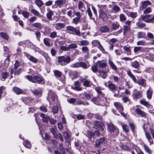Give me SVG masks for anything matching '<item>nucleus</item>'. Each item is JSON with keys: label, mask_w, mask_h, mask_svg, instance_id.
Masks as SVG:
<instances>
[{"label": "nucleus", "mask_w": 154, "mask_h": 154, "mask_svg": "<svg viewBox=\"0 0 154 154\" xmlns=\"http://www.w3.org/2000/svg\"><path fill=\"white\" fill-rule=\"evenodd\" d=\"M47 11L48 12L46 14L47 17L49 20H53L52 17L54 14V12L51 10L49 8L47 9Z\"/></svg>", "instance_id": "17"}, {"label": "nucleus", "mask_w": 154, "mask_h": 154, "mask_svg": "<svg viewBox=\"0 0 154 154\" xmlns=\"http://www.w3.org/2000/svg\"><path fill=\"white\" fill-rule=\"evenodd\" d=\"M54 75L57 78H60L61 76L62 73L59 71L57 70H54L53 71Z\"/></svg>", "instance_id": "29"}, {"label": "nucleus", "mask_w": 154, "mask_h": 154, "mask_svg": "<svg viewBox=\"0 0 154 154\" xmlns=\"http://www.w3.org/2000/svg\"><path fill=\"white\" fill-rule=\"evenodd\" d=\"M35 3L39 8L41 7L43 5V3L41 0H36Z\"/></svg>", "instance_id": "46"}, {"label": "nucleus", "mask_w": 154, "mask_h": 154, "mask_svg": "<svg viewBox=\"0 0 154 154\" xmlns=\"http://www.w3.org/2000/svg\"><path fill=\"white\" fill-rule=\"evenodd\" d=\"M120 147L122 149L126 151L130 150V148L129 147L125 145L122 144L121 146Z\"/></svg>", "instance_id": "58"}, {"label": "nucleus", "mask_w": 154, "mask_h": 154, "mask_svg": "<svg viewBox=\"0 0 154 154\" xmlns=\"http://www.w3.org/2000/svg\"><path fill=\"white\" fill-rule=\"evenodd\" d=\"M108 62L109 64L112 69L115 71H116L117 69V67L113 62L110 60H109Z\"/></svg>", "instance_id": "34"}, {"label": "nucleus", "mask_w": 154, "mask_h": 154, "mask_svg": "<svg viewBox=\"0 0 154 154\" xmlns=\"http://www.w3.org/2000/svg\"><path fill=\"white\" fill-rule=\"evenodd\" d=\"M108 87L111 91L115 90L116 88L115 85L112 83L110 81L108 82Z\"/></svg>", "instance_id": "22"}, {"label": "nucleus", "mask_w": 154, "mask_h": 154, "mask_svg": "<svg viewBox=\"0 0 154 154\" xmlns=\"http://www.w3.org/2000/svg\"><path fill=\"white\" fill-rule=\"evenodd\" d=\"M145 135L146 137L148 140L149 142L150 143V144L151 145L153 143V140L152 139L151 136L150 134L147 132H145Z\"/></svg>", "instance_id": "25"}, {"label": "nucleus", "mask_w": 154, "mask_h": 154, "mask_svg": "<svg viewBox=\"0 0 154 154\" xmlns=\"http://www.w3.org/2000/svg\"><path fill=\"white\" fill-rule=\"evenodd\" d=\"M151 5V2L149 0L143 1L140 3L141 7L143 9L146 8L147 6Z\"/></svg>", "instance_id": "13"}, {"label": "nucleus", "mask_w": 154, "mask_h": 154, "mask_svg": "<svg viewBox=\"0 0 154 154\" xmlns=\"http://www.w3.org/2000/svg\"><path fill=\"white\" fill-rule=\"evenodd\" d=\"M123 34L125 35L128 31L130 30V27L125 25L123 26Z\"/></svg>", "instance_id": "48"}, {"label": "nucleus", "mask_w": 154, "mask_h": 154, "mask_svg": "<svg viewBox=\"0 0 154 154\" xmlns=\"http://www.w3.org/2000/svg\"><path fill=\"white\" fill-rule=\"evenodd\" d=\"M139 85H141L142 86L145 87L146 85V80L142 78L138 80L137 83Z\"/></svg>", "instance_id": "16"}, {"label": "nucleus", "mask_w": 154, "mask_h": 154, "mask_svg": "<svg viewBox=\"0 0 154 154\" xmlns=\"http://www.w3.org/2000/svg\"><path fill=\"white\" fill-rule=\"evenodd\" d=\"M99 68H103L105 67L107 65L106 61L102 60L97 61L95 63Z\"/></svg>", "instance_id": "6"}, {"label": "nucleus", "mask_w": 154, "mask_h": 154, "mask_svg": "<svg viewBox=\"0 0 154 154\" xmlns=\"http://www.w3.org/2000/svg\"><path fill=\"white\" fill-rule=\"evenodd\" d=\"M143 146L145 151L149 154H151L152 151L149 148L146 144L144 145Z\"/></svg>", "instance_id": "42"}, {"label": "nucleus", "mask_w": 154, "mask_h": 154, "mask_svg": "<svg viewBox=\"0 0 154 154\" xmlns=\"http://www.w3.org/2000/svg\"><path fill=\"white\" fill-rule=\"evenodd\" d=\"M136 25L139 28H143L146 26V24L140 22H137L136 23Z\"/></svg>", "instance_id": "40"}, {"label": "nucleus", "mask_w": 154, "mask_h": 154, "mask_svg": "<svg viewBox=\"0 0 154 154\" xmlns=\"http://www.w3.org/2000/svg\"><path fill=\"white\" fill-rule=\"evenodd\" d=\"M153 93L152 90L150 87H149V89L147 90L146 94L148 99L150 100L152 97Z\"/></svg>", "instance_id": "18"}, {"label": "nucleus", "mask_w": 154, "mask_h": 154, "mask_svg": "<svg viewBox=\"0 0 154 154\" xmlns=\"http://www.w3.org/2000/svg\"><path fill=\"white\" fill-rule=\"evenodd\" d=\"M33 99L29 98H26V102L27 103L28 105H31L32 103Z\"/></svg>", "instance_id": "50"}, {"label": "nucleus", "mask_w": 154, "mask_h": 154, "mask_svg": "<svg viewBox=\"0 0 154 154\" xmlns=\"http://www.w3.org/2000/svg\"><path fill=\"white\" fill-rule=\"evenodd\" d=\"M31 12L34 15L39 16L40 14L36 10L34 9H32L31 10Z\"/></svg>", "instance_id": "54"}, {"label": "nucleus", "mask_w": 154, "mask_h": 154, "mask_svg": "<svg viewBox=\"0 0 154 154\" xmlns=\"http://www.w3.org/2000/svg\"><path fill=\"white\" fill-rule=\"evenodd\" d=\"M105 139L104 137H102L97 140L95 144L96 148H100L101 145L104 142Z\"/></svg>", "instance_id": "7"}, {"label": "nucleus", "mask_w": 154, "mask_h": 154, "mask_svg": "<svg viewBox=\"0 0 154 154\" xmlns=\"http://www.w3.org/2000/svg\"><path fill=\"white\" fill-rule=\"evenodd\" d=\"M50 42V39L48 38H45L43 39V42L44 44L47 46H50V45L49 42Z\"/></svg>", "instance_id": "47"}, {"label": "nucleus", "mask_w": 154, "mask_h": 154, "mask_svg": "<svg viewBox=\"0 0 154 154\" xmlns=\"http://www.w3.org/2000/svg\"><path fill=\"white\" fill-rule=\"evenodd\" d=\"M47 99L49 103L52 105L55 104L57 101L56 95L51 91L49 92Z\"/></svg>", "instance_id": "4"}, {"label": "nucleus", "mask_w": 154, "mask_h": 154, "mask_svg": "<svg viewBox=\"0 0 154 154\" xmlns=\"http://www.w3.org/2000/svg\"><path fill=\"white\" fill-rule=\"evenodd\" d=\"M145 35L146 34L145 32H139L137 33V37L139 38H144Z\"/></svg>", "instance_id": "38"}, {"label": "nucleus", "mask_w": 154, "mask_h": 154, "mask_svg": "<svg viewBox=\"0 0 154 154\" xmlns=\"http://www.w3.org/2000/svg\"><path fill=\"white\" fill-rule=\"evenodd\" d=\"M102 99V98L98 95L92 98L91 99V101L95 104L99 105V104H100V102Z\"/></svg>", "instance_id": "9"}, {"label": "nucleus", "mask_w": 154, "mask_h": 154, "mask_svg": "<svg viewBox=\"0 0 154 154\" xmlns=\"http://www.w3.org/2000/svg\"><path fill=\"white\" fill-rule=\"evenodd\" d=\"M66 2V0H57L55 2V5L60 8H61Z\"/></svg>", "instance_id": "14"}, {"label": "nucleus", "mask_w": 154, "mask_h": 154, "mask_svg": "<svg viewBox=\"0 0 154 154\" xmlns=\"http://www.w3.org/2000/svg\"><path fill=\"white\" fill-rule=\"evenodd\" d=\"M80 46H86L89 44V42L86 40H82L80 41Z\"/></svg>", "instance_id": "52"}, {"label": "nucleus", "mask_w": 154, "mask_h": 154, "mask_svg": "<svg viewBox=\"0 0 154 154\" xmlns=\"http://www.w3.org/2000/svg\"><path fill=\"white\" fill-rule=\"evenodd\" d=\"M107 127L108 130L111 132H113L116 131V133L118 134H119V130L118 128H116L114 125L111 123H108L107 124Z\"/></svg>", "instance_id": "8"}, {"label": "nucleus", "mask_w": 154, "mask_h": 154, "mask_svg": "<svg viewBox=\"0 0 154 154\" xmlns=\"http://www.w3.org/2000/svg\"><path fill=\"white\" fill-rule=\"evenodd\" d=\"M140 103L141 104L145 106L146 107H150L151 105L144 99H141L140 101Z\"/></svg>", "instance_id": "31"}, {"label": "nucleus", "mask_w": 154, "mask_h": 154, "mask_svg": "<svg viewBox=\"0 0 154 154\" xmlns=\"http://www.w3.org/2000/svg\"><path fill=\"white\" fill-rule=\"evenodd\" d=\"M100 30L103 32H108L109 31V28L106 25H104L100 27Z\"/></svg>", "instance_id": "27"}, {"label": "nucleus", "mask_w": 154, "mask_h": 154, "mask_svg": "<svg viewBox=\"0 0 154 154\" xmlns=\"http://www.w3.org/2000/svg\"><path fill=\"white\" fill-rule=\"evenodd\" d=\"M58 61L62 66L65 65L69 63L71 61L70 56H61L57 57Z\"/></svg>", "instance_id": "1"}, {"label": "nucleus", "mask_w": 154, "mask_h": 154, "mask_svg": "<svg viewBox=\"0 0 154 154\" xmlns=\"http://www.w3.org/2000/svg\"><path fill=\"white\" fill-rule=\"evenodd\" d=\"M13 90L14 92L18 95L22 94L23 92L22 90L16 87H14Z\"/></svg>", "instance_id": "24"}, {"label": "nucleus", "mask_w": 154, "mask_h": 154, "mask_svg": "<svg viewBox=\"0 0 154 154\" xmlns=\"http://www.w3.org/2000/svg\"><path fill=\"white\" fill-rule=\"evenodd\" d=\"M32 26L35 27L40 29L42 28V24L38 22L35 23H33L32 24Z\"/></svg>", "instance_id": "45"}, {"label": "nucleus", "mask_w": 154, "mask_h": 154, "mask_svg": "<svg viewBox=\"0 0 154 154\" xmlns=\"http://www.w3.org/2000/svg\"><path fill=\"white\" fill-rule=\"evenodd\" d=\"M0 35L1 37L5 39L6 40H8L9 38V36L6 33L3 32H0Z\"/></svg>", "instance_id": "36"}, {"label": "nucleus", "mask_w": 154, "mask_h": 154, "mask_svg": "<svg viewBox=\"0 0 154 154\" xmlns=\"http://www.w3.org/2000/svg\"><path fill=\"white\" fill-rule=\"evenodd\" d=\"M141 20L146 23H153L154 21V17L151 15H141L139 20Z\"/></svg>", "instance_id": "3"}, {"label": "nucleus", "mask_w": 154, "mask_h": 154, "mask_svg": "<svg viewBox=\"0 0 154 154\" xmlns=\"http://www.w3.org/2000/svg\"><path fill=\"white\" fill-rule=\"evenodd\" d=\"M54 137L55 138L59 139L62 142L63 141L62 136L60 134H57L56 135H55Z\"/></svg>", "instance_id": "64"}, {"label": "nucleus", "mask_w": 154, "mask_h": 154, "mask_svg": "<svg viewBox=\"0 0 154 154\" xmlns=\"http://www.w3.org/2000/svg\"><path fill=\"white\" fill-rule=\"evenodd\" d=\"M94 134L91 131H87L86 136L89 138L91 141H93L92 139L94 138Z\"/></svg>", "instance_id": "30"}, {"label": "nucleus", "mask_w": 154, "mask_h": 154, "mask_svg": "<svg viewBox=\"0 0 154 154\" xmlns=\"http://www.w3.org/2000/svg\"><path fill=\"white\" fill-rule=\"evenodd\" d=\"M70 49H74L77 48V45L75 43H72L69 45Z\"/></svg>", "instance_id": "59"}, {"label": "nucleus", "mask_w": 154, "mask_h": 154, "mask_svg": "<svg viewBox=\"0 0 154 154\" xmlns=\"http://www.w3.org/2000/svg\"><path fill=\"white\" fill-rule=\"evenodd\" d=\"M135 112L137 114L140 115L143 117H144L146 115V113L145 112L139 108L136 109H135Z\"/></svg>", "instance_id": "23"}, {"label": "nucleus", "mask_w": 154, "mask_h": 154, "mask_svg": "<svg viewBox=\"0 0 154 154\" xmlns=\"http://www.w3.org/2000/svg\"><path fill=\"white\" fill-rule=\"evenodd\" d=\"M84 95L85 96V98L88 100H90L91 98V94H90L85 93Z\"/></svg>", "instance_id": "63"}, {"label": "nucleus", "mask_w": 154, "mask_h": 154, "mask_svg": "<svg viewBox=\"0 0 154 154\" xmlns=\"http://www.w3.org/2000/svg\"><path fill=\"white\" fill-rule=\"evenodd\" d=\"M27 47H28L30 48H34L35 47V46L33 44L28 40V42L27 43Z\"/></svg>", "instance_id": "57"}, {"label": "nucleus", "mask_w": 154, "mask_h": 154, "mask_svg": "<svg viewBox=\"0 0 154 154\" xmlns=\"http://www.w3.org/2000/svg\"><path fill=\"white\" fill-rule=\"evenodd\" d=\"M84 6V4L82 1H80L79 2L78 4V9L79 10L81 11L82 12H84V11L82 9Z\"/></svg>", "instance_id": "32"}, {"label": "nucleus", "mask_w": 154, "mask_h": 154, "mask_svg": "<svg viewBox=\"0 0 154 154\" xmlns=\"http://www.w3.org/2000/svg\"><path fill=\"white\" fill-rule=\"evenodd\" d=\"M145 9L143 12L144 14L149 13L152 11L151 8L150 7H149Z\"/></svg>", "instance_id": "56"}, {"label": "nucleus", "mask_w": 154, "mask_h": 154, "mask_svg": "<svg viewBox=\"0 0 154 154\" xmlns=\"http://www.w3.org/2000/svg\"><path fill=\"white\" fill-rule=\"evenodd\" d=\"M134 98L136 99H140L142 97V92L140 91H137V92L134 94Z\"/></svg>", "instance_id": "20"}, {"label": "nucleus", "mask_w": 154, "mask_h": 154, "mask_svg": "<svg viewBox=\"0 0 154 154\" xmlns=\"http://www.w3.org/2000/svg\"><path fill=\"white\" fill-rule=\"evenodd\" d=\"M119 24L118 23H113L112 24V28L113 30H116L118 29L119 26Z\"/></svg>", "instance_id": "39"}, {"label": "nucleus", "mask_w": 154, "mask_h": 154, "mask_svg": "<svg viewBox=\"0 0 154 154\" xmlns=\"http://www.w3.org/2000/svg\"><path fill=\"white\" fill-rule=\"evenodd\" d=\"M23 145L25 146L29 149H30L31 147V145L30 141L26 140L25 142L23 143Z\"/></svg>", "instance_id": "43"}, {"label": "nucleus", "mask_w": 154, "mask_h": 154, "mask_svg": "<svg viewBox=\"0 0 154 154\" xmlns=\"http://www.w3.org/2000/svg\"><path fill=\"white\" fill-rule=\"evenodd\" d=\"M52 111L54 113H57L58 111V109L57 106H53L52 109Z\"/></svg>", "instance_id": "62"}, {"label": "nucleus", "mask_w": 154, "mask_h": 154, "mask_svg": "<svg viewBox=\"0 0 154 154\" xmlns=\"http://www.w3.org/2000/svg\"><path fill=\"white\" fill-rule=\"evenodd\" d=\"M9 75L8 73L6 72H3L2 74V80L3 81H5Z\"/></svg>", "instance_id": "53"}, {"label": "nucleus", "mask_w": 154, "mask_h": 154, "mask_svg": "<svg viewBox=\"0 0 154 154\" xmlns=\"http://www.w3.org/2000/svg\"><path fill=\"white\" fill-rule=\"evenodd\" d=\"M94 128L103 131L104 130V126L103 123L99 121H96L94 123Z\"/></svg>", "instance_id": "5"}, {"label": "nucleus", "mask_w": 154, "mask_h": 154, "mask_svg": "<svg viewBox=\"0 0 154 154\" xmlns=\"http://www.w3.org/2000/svg\"><path fill=\"white\" fill-rule=\"evenodd\" d=\"M24 54L26 56L27 58L31 61L34 63H36L38 62V60L34 57L31 56L29 54L26 52H24Z\"/></svg>", "instance_id": "10"}, {"label": "nucleus", "mask_w": 154, "mask_h": 154, "mask_svg": "<svg viewBox=\"0 0 154 154\" xmlns=\"http://www.w3.org/2000/svg\"><path fill=\"white\" fill-rule=\"evenodd\" d=\"M66 28L68 30L75 32V34L78 36H79L81 35V33L80 31L79 30H77V29L71 26H68L66 27Z\"/></svg>", "instance_id": "11"}, {"label": "nucleus", "mask_w": 154, "mask_h": 154, "mask_svg": "<svg viewBox=\"0 0 154 154\" xmlns=\"http://www.w3.org/2000/svg\"><path fill=\"white\" fill-rule=\"evenodd\" d=\"M40 116L42 118V121L44 122L47 123L50 120V118L44 114L41 113Z\"/></svg>", "instance_id": "21"}, {"label": "nucleus", "mask_w": 154, "mask_h": 154, "mask_svg": "<svg viewBox=\"0 0 154 154\" xmlns=\"http://www.w3.org/2000/svg\"><path fill=\"white\" fill-rule=\"evenodd\" d=\"M76 104L78 105H83L84 106L89 105V103L87 102H84L81 100L78 99L76 101Z\"/></svg>", "instance_id": "28"}, {"label": "nucleus", "mask_w": 154, "mask_h": 154, "mask_svg": "<svg viewBox=\"0 0 154 154\" xmlns=\"http://www.w3.org/2000/svg\"><path fill=\"white\" fill-rule=\"evenodd\" d=\"M92 44L94 47L98 46L100 45V42L97 40L93 41L92 42Z\"/></svg>", "instance_id": "49"}, {"label": "nucleus", "mask_w": 154, "mask_h": 154, "mask_svg": "<svg viewBox=\"0 0 154 154\" xmlns=\"http://www.w3.org/2000/svg\"><path fill=\"white\" fill-rule=\"evenodd\" d=\"M90 66L89 64L83 62H80V67H82L83 69H86Z\"/></svg>", "instance_id": "37"}, {"label": "nucleus", "mask_w": 154, "mask_h": 154, "mask_svg": "<svg viewBox=\"0 0 154 154\" xmlns=\"http://www.w3.org/2000/svg\"><path fill=\"white\" fill-rule=\"evenodd\" d=\"M35 34L36 36V38L38 41H40L41 37L40 32L38 31H36L35 32Z\"/></svg>", "instance_id": "60"}, {"label": "nucleus", "mask_w": 154, "mask_h": 154, "mask_svg": "<svg viewBox=\"0 0 154 154\" xmlns=\"http://www.w3.org/2000/svg\"><path fill=\"white\" fill-rule=\"evenodd\" d=\"M28 41H23L20 42L18 43V46H23V47L27 46Z\"/></svg>", "instance_id": "44"}, {"label": "nucleus", "mask_w": 154, "mask_h": 154, "mask_svg": "<svg viewBox=\"0 0 154 154\" xmlns=\"http://www.w3.org/2000/svg\"><path fill=\"white\" fill-rule=\"evenodd\" d=\"M100 17L104 21H106L107 19V16L106 14L102 10H100L99 11Z\"/></svg>", "instance_id": "12"}, {"label": "nucleus", "mask_w": 154, "mask_h": 154, "mask_svg": "<svg viewBox=\"0 0 154 154\" xmlns=\"http://www.w3.org/2000/svg\"><path fill=\"white\" fill-rule=\"evenodd\" d=\"M10 55H8L7 58L5 59L3 63L4 65L6 68L8 67L9 65L10 60Z\"/></svg>", "instance_id": "35"}, {"label": "nucleus", "mask_w": 154, "mask_h": 154, "mask_svg": "<svg viewBox=\"0 0 154 154\" xmlns=\"http://www.w3.org/2000/svg\"><path fill=\"white\" fill-rule=\"evenodd\" d=\"M120 21H124L126 20V18L125 15L123 14H121L119 16Z\"/></svg>", "instance_id": "55"}, {"label": "nucleus", "mask_w": 154, "mask_h": 154, "mask_svg": "<svg viewBox=\"0 0 154 154\" xmlns=\"http://www.w3.org/2000/svg\"><path fill=\"white\" fill-rule=\"evenodd\" d=\"M131 66L136 69H138L140 66L139 62L137 61H135L133 62H131Z\"/></svg>", "instance_id": "33"}, {"label": "nucleus", "mask_w": 154, "mask_h": 154, "mask_svg": "<svg viewBox=\"0 0 154 154\" xmlns=\"http://www.w3.org/2000/svg\"><path fill=\"white\" fill-rule=\"evenodd\" d=\"M114 105L119 112L123 111V108L120 103L115 102L114 103Z\"/></svg>", "instance_id": "15"}, {"label": "nucleus", "mask_w": 154, "mask_h": 154, "mask_svg": "<svg viewBox=\"0 0 154 154\" xmlns=\"http://www.w3.org/2000/svg\"><path fill=\"white\" fill-rule=\"evenodd\" d=\"M26 77V78L29 81L34 83H37L40 84L42 82H44L43 79L42 77L38 76L37 75H35L33 76L29 75H27Z\"/></svg>", "instance_id": "2"}, {"label": "nucleus", "mask_w": 154, "mask_h": 154, "mask_svg": "<svg viewBox=\"0 0 154 154\" xmlns=\"http://www.w3.org/2000/svg\"><path fill=\"white\" fill-rule=\"evenodd\" d=\"M91 82L87 80H85L83 82V85L85 87H89L91 86Z\"/></svg>", "instance_id": "41"}, {"label": "nucleus", "mask_w": 154, "mask_h": 154, "mask_svg": "<svg viewBox=\"0 0 154 154\" xmlns=\"http://www.w3.org/2000/svg\"><path fill=\"white\" fill-rule=\"evenodd\" d=\"M122 128L123 131L127 132L129 131V128L128 126L126 124L122 125Z\"/></svg>", "instance_id": "51"}, {"label": "nucleus", "mask_w": 154, "mask_h": 154, "mask_svg": "<svg viewBox=\"0 0 154 154\" xmlns=\"http://www.w3.org/2000/svg\"><path fill=\"white\" fill-rule=\"evenodd\" d=\"M128 75L129 77L135 83H137V80L135 76L132 74L130 70L127 71Z\"/></svg>", "instance_id": "19"}, {"label": "nucleus", "mask_w": 154, "mask_h": 154, "mask_svg": "<svg viewBox=\"0 0 154 154\" xmlns=\"http://www.w3.org/2000/svg\"><path fill=\"white\" fill-rule=\"evenodd\" d=\"M71 66L73 68H78L80 67V62L75 63L71 65Z\"/></svg>", "instance_id": "61"}, {"label": "nucleus", "mask_w": 154, "mask_h": 154, "mask_svg": "<svg viewBox=\"0 0 154 154\" xmlns=\"http://www.w3.org/2000/svg\"><path fill=\"white\" fill-rule=\"evenodd\" d=\"M55 25L56 29L57 30H60L65 26V24L62 23H57L55 24Z\"/></svg>", "instance_id": "26"}]
</instances>
